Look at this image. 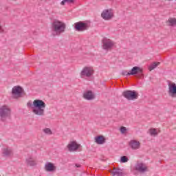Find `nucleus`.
<instances>
[{"label": "nucleus", "mask_w": 176, "mask_h": 176, "mask_svg": "<svg viewBox=\"0 0 176 176\" xmlns=\"http://www.w3.org/2000/svg\"><path fill=\"white\" fill-rule=\"evenodd\" d=\"M113 176H124L125 174L123 173V170L119 168H113V171L111 172Z\"/></svg>", "instance_id": "18"}, {"label": "nucleus", "mask_w": 176, "mask_h": 176, "mask_svg": "<svg viewBox=\"0 0 176 176\" xmlns=\"http://www.w3.org/2000/svg\"><path fill=\"white\" fill-rule=\"evenodd\" d=\"M12 96H17V97H21L22 94H24V89L20 86H14L12 90Z\"/></svg>", "instance_id": "11"}, {"label": "nucleus", "mask_w": 176, "mask_h": 176, "mask_svg": "<svg viewBox=\"0 0 176 176\" xmlns=\"http://www.w3.org/2000/svg\"><path fill=\"white\" fill-rule=\"evenodd\" d=\"M120 131L122 134H124L127 131V129H126V126H121L120 128Z\"/></svg>", "instance_id": "27"}, {"label": "nucleus", "mask_w": 176, "mask_h": 176, "mask_svg": "<svg viewBox=\"0 0 176 176\" xmlns=\"http://www.w3.org/2000/svg\"><path fill=\"white\" fill-rule=\"evenodd\" d=\"M129 162V157L126 155H123L120 157V163H127Z\"/></svg>", "instance_id": "24"}, {"label": "nucleus", "mask_w": 176, "mask_h": 176, "mask_svg": "<svg viewBox=\"0 0 176 176\" xmlns=\"http://www.w3.org/2000/svg\"><path fill=\"white\" fill-rule=\"evenodd\" d=\"M76 167H77L78 168H79L80 167V164H76Z\"/></svg>", "instance_id": "29"}, {"label": "nucleus", "mask_w": 176, "mask_h": 176, "mask_svg": "<svg viewBox=\"0 0 176 176\" xmlns=\"http://www.w3.org/2000/svg\"><path fill=\"white\" fill-rule=\"evenodd\" d=\"M94 94H93V91H87L83 94V98L88 101L91 100H94Z\"/></svg>", "instance_id": "17"}, {"label": "nucleus", "mask_w": 176, "mask_h": 176, "mask_svg": "<svg viewBox=\"0 0 176 176\" xmlns=\"http://www.w3.org/2000/svg\"><path fill=\"white\" fill-rule=\"evenodd\" d=\"M28 108H32L33 113L37 116H45V108H46V103L42 100L36 99L33 103L28 102L27 103Z\"/></svg>", "instance_id": "1"}, {"label": "nucleus", "mask_w": 176, "mask_h": 176, "mask_svg": "<svg viewBox=\"0 0 176 176\" xmlns=\"http://www.w3.org/2000/svg\"><path fill=\"white\" fill-rule=\"evenodd\" d=\"M140 142L137 140H131L129 142V146L132 149H140Z\"/></svg>", "instance_id": "19"}, {"label": "nucleus", "mask_w": 176, "mask_h": 176, "mask_svg": "<svg viewBox=\"0 0 176 176\" xmlns=\"http://www.w3.org/2000/svg\"><path fill=\"white\" fill-rule=\"evenodd\" d=\"M2 155L3 157H12L13 156V150L7 147L2 149Z\"/></svg>", "instance_id": "15"}, {"label": "nucleus", "mask_w": 176, "mask_h": 176, "mask_svg": "<svg viewBox=\"0 0 176 176\" xmlns=\"http://www.w3.org/2000/svg\"><path fill=\"white\" fill-rule=\"evenodd\" d=\"M43 131L45 134H48L49 135H50L52 134V130L49 128L44 129Z\"/></svg>", "instance_id": "26"}, {"label": "nucleus", "mask_w": 176, "mask_h": 176, "mask_svg": "<svg viewBox=\"0 0 176 176\" xmlns=\"http://www.w3.org/2000/svg\"><path fill=\"white\" fill-rule=\"evenodd\" d=\"M94 74L93 69L91 67H85L82 69V70L80 72V76L81 78H83V76H86L87 78H90Z\"/></svg>", "instance_id": "9"}, {"label": "nucleus", "mask_w": 176, "mask_h": 176, "mask_svg": "<svg viewBox=\"0 0 176 176\" xmlns=\"http://www.w3.org/2000/svg\"><path fill=\"white\" fill-rule=\"evenodd\" d=\"M95 142L98 144V145H102V144H105V138L102 135H98L95 138Z\"/></svg>", "instance_id": "20"}, {"label": "nucleus", "mask_w": 176, "mask_h": 176, "mask_svg": "<svg viewBox=\"0 0 176 176\" xmlns=\"http://www.w3.org/2000/svg\"><path fill=\"white\" fill-rule=\"evenodd\" d=\"M167 23H168V25H170V27H174V25H176V19L169 18Z\"/></svg>", "instance_id": "21"}, {"label": "nucleus", "mask_w": 176, "mask_h": 176, "mask_svg": "<svg viewBox=\"0 0 176 176\" xmlns=\"http://www.w3.org/2000/svg\"><path fill=\"white\" fill-rule=\"evenodd\" d=\"M80 146V145L78 144V143H76V142H75V141L71 142L67 145V148H68V150L69 151V152H74V151H78V149H79Z\"/></svg>", "instance_id": "14"}, {"label": "nucleus", "mask_w": 176, "mask_h": 176, "mask_svg": "<svg viewBox=\"0 0 176 176\" xmlns=\"http://www.w3.org/2000/svg\"><path fill=\"white\" fill-rule=\"evenodd\" d=\"M128 75H138V78H141L142 76V69L138 66H135L130 70Z\"/></svg>", "instance_id": "8"}, {"label": "nucleus", "mask_w": 176, "mask_h": 176, "mask_svg": "<svg viewBox=\"0 0 176 176\" xmlns=\"http://www.w3.org/2000/svg\"><path fill=\"white\" fill-rule=\"evenodd\" d=\"M168 95L173 98H176V84L174 82H168Z\"/></svg>", "instance_id": "7"}, {"label": "nucleus", "mask_w": 176, "mask_h": 176, "mask_svg": "<svg viewBox=\"0 0 176 176\" xmlns=\"http://www.w3.org/2000/svg\"><path fill=\"white\" fill-rule=\"evenodd\" d=\"M45 170L48 173H53V171H56V166L52 162H47L45 165Z\"/></svg>", "instance_id": "16"}, {"label": "nucleus", "mask_w": 176, "mask_h": 176, "mask_svg": "<svg viewBox=\"0 0 176 176\" xmlns=\"http://www.w3.org/2000/svg\"><path fill=\"white\" fill-rule=\"evenodd\" d=\"M123 97L129 100V101L131 100H137L138 98V93L135 91L126 90L122 93Z\"/></svg>", "instance_id": "4"}, {"label": "nucleus", "mask_w": 176, "mask_h": 176, "mask_svg": "<svg viewBox=\"0 0 176 176\" xmlns=\"http://www.w3.org/2000/svg\"><path fill=\"white\" fill-rule=\"evenodd\" d=\"M12 110L8 105L0 107V118L2 122H5L8 118H10Z\"/></svg>", "instance_id": "3"}, {"label": "nucleus", "mask_w": 176, "mask_h": 176, "mask_svg": "<svg viewBox=\"0 0 176 176\" xmlns=\"http://www.w3.org/2000/svg\"><path fill=\"white\" fill-rule=\"evenodd\" d=\"M101 17L103 20H111L113 17V13L112 10H104L101 13Z\"/></svg>", "instance_id": "10"}, {"label": "nucleus", "mask_w": 176, "mask_h": 176, "mask_svg": "<svg viewBox=\"0 0 176 176\" xmlns=\"http://www.w3.org/2000/svg\"><path fill=\"white\" fill-rule=\"evenodd\" d=\"M25 164L30 167H35L37 164L36 160L32 156L28 157L25 159Z\"/></svg>", "instance_id": "12"}, {"label": "nucleus", "mask_w": 176, "mask_h": 176, "mask_svg": "<svg viewBox=\"0 0 176 176\" xmlns=\"http://www.w3.org/2000/svg\"><path fill=\"white\" fill-rule=\"evenodd\" d=\"M158 65H160V63L159 62H153L149 67L148 69L149 71H153L155 68H156Z\"/></svg>", "instance_id": "22"}, {"label": "nucleus", "mask_w": 176, "mask_h": 176, "mask_svg": "<svg viewBox=\"0 0 176 176\" xmlns=\"http://www.w3.org/2000/svg\"><path fill=\"white\" fill-rule=\"evenodd\" d=\"M149 133L151 135H153V137H156L157 135V131H156V129L151 128L149 129Z\"/></svg>", "instance_id": "23"}, {"label": "nucleus", "mask_w": 176, "mask_h": 176, "mask_svg": "<svg viewBox=\"0 0 176 176\" xmlns=\"http://www.w3.org/2000/svg\"><path fill=\"white\" fill-rule=\"evenodd\" d=\"M74 2H75L74 0H63L60 3V5L64 6V5H65V3H74Z\"/></svg>", "instance_id": "25"}, {"label": "nucleus", "mask_w": 176, "mask_h": 176, "mask_svg": "<svg viewBox=\"0 0 176 176\" xmlns=\"http://www.w3.org/2000/svg\"><path fill=\"white\" fill-rule=\"evenodd\" d=\"M0 32H3V30H2V26L0 25Z\"/></svg>", "instance_id": "30"}, {"label": "nucleus", "mask_w": 176, "mask_h": 176, "mask_svg": "<svg viewBox=\"0 0 176 176\" xmlns=\"http://www.w3.org/2000/svg\"><path fill=\"white\" fill-rule=\"evenodd\" d=\"M89 28L90 25L83 21H79L74 24V28L76 31H78L79 32L86 31L87 30H89Z\"/></svg>", "instance_id": "5"}, {"label": "nucleus", "mask_w": 176, "mask_h": 176, "mask_svg": "<svg viewBox=\"0 0 176 176\" xmlns=\"http://www.w3.org/2000/svg\"><path fill=\"white\" fill-rule=\"evenodd\" d=\"M102 47L104 50H111L112 47H113L115 43L111 39L104 38L102 41Z\"/></svg>", "instance_id": "6"}, {"label": "nucleus", "mask_w": 176, "mask_h": 176, "mask_svg": "<svg viewBox=\"0 0 176 176\" xmlns=\"http://www.w3.org/2000/svg\"><path fill=\"white\" fill-rule=\"evenodd\" d=\"M67 25L61 21L54 19L52 23V31L53 36H60L61 34L65 32Z\"/></svg>", "instance_id": "2"}, {"label": "nucleus", "mask_w": 176, "mask_h": 176, "mask_svg": "<svg viewBox=\"0 0 176 176\" xmlns=\"http://www.w3.org/2000/svg\"><path fill=\"white\" fill-rule=\"evenodd\" d=\"M135 168L136 171H139V173H145L146 171H148V167H146L144 163L136 164Z\"/></svg>", "instance_id": "13"}, {"label": "nucleus", "mask_w": 176, "mask_h": 176, "mask_svg": "<svg viewBox=\"0 0 176 176\" xmlns=\"http://www.w3.org/2000/svg\"><path fill=\"white\" fill-rule=\"evenodd\" d=\"M130 74V72H127V71H122V75L123 76H130L131 74Z\"/></svg>", "instance_id": "28"}]
</instances>
